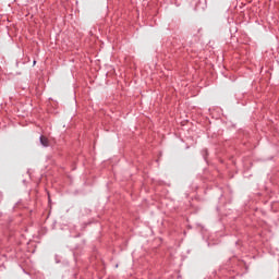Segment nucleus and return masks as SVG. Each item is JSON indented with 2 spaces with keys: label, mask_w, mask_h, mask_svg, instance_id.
Segmentation results:
<instances>
[{
  "label": "nucleus",
  "mask_w": 279,
  "mask_h": 279,
  "mask_svg": "<svg viewBox=\"0 0 279 279\" xmlns=\"http://www.w3.org/2000/svg\"><path fill=\"white\" fill-rule=\"evenodd\" d=\"M40 144H41L44 147H49V138H47V136H45V135H41V136H40Z\"/></svg>",
  "instance_id": "1"
}]
</instances>
